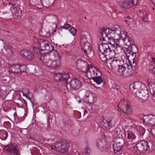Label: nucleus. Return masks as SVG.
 I'll return each instance as SVG.
<instances>
[{
	"mask_svg": "<svg viewBox=\"0 0 155 155\" xmlns=\"http://www.w3.org/2000/svg\"><path fill=\"white\" fill-rule=\"evenodd\" d=\"M147 81L151 94L153 97H155V84L153 82H150L149 80Z\"/></svg>",
	"mask_w": 155,
	"mask_h": 155,
	"instance_id": "obj_28",
	"label": "nucleus"
},
{
	"mask_svg": "<svg viewBox=\"0 0 155 155\" xmlns=\"http://www.w3.org/2000/svg\"><path fill=\"white\" fill-rule=\"evenodd\" d=\"M143 123L150 126H155V116L152 115H145L143 117Z\"/></svg>",
	"mask_w": 155,
	"mask_h": 155,
	"instance_id": "obj_16",
	"label": "nucleus"
},
{
	"mask_svg": "<svg viewBox=\"0 0 155 155\" xmlns=\"http://www.w3.org/2000/svg\"><path fill=\"white\" fill-rule=\"evenodd\" d=\"M15 5L12 4V6L10 8V9L12 14V16L13 18L15 19L18 18L19 17L18 14H19L20 11L19 8L17 6H15Z\"/></svg>",
	"mask_w": 155,
	"mask_h": 155,
	"instance_id": "obj_21",
	"label": "nucleus"
},
{
	"mask_svg": "<svg viewBox=\"0 0 155 155\" xmlns=\"http://www.w3.org/2000/svg\"><path fill=\"white\" fill-rule=\"evenodd\" d=\"M85 110H84V114H85Z\"/></svg>",
	"mask_w": 155,
	"mask_h": 155,
	"instance_id": "obj_61",
	"label": "nucleus"
},
{
	"mask_svg": "<svg viewBox=\"0 0 155 155\" xmlns=\"http://www.w3.org/2000/svg\"><path fill=\"white\" fill-rule=\"evenodd\" d=\"M80 62V63H81V62H84V61H82L81 59H79L76 62V64H77L78 62Z\"/></svg>",
	"mask_w": 155,
	"mask_h": 155,
	"instance_id": "obj_47",
	"label": "nucleus"
},
{
	"mask_svg": "<svg viewBox=\"0 0 155 155\" xmlns=\"http://www.w3.org/2000/svg\"><path fill=\"white\" fill-rule=\"evenodd\" d=\"M102 61L107 63L108 68L113 71H115L117 68L120 66L124 61L120 59V57L118 54L114 52V54L108 55L107 58L105 57L103 54L101 56Z\"/></svg>",
	"mask_w": 155,
	"mask_h": 155,
	"instance_id": "obj_3",
	"label": "nucleus"
},
{
	"mask_svg": "<svg viewBox=\"0 0 155 155\" xmlns=\"http://www.w3.org/2000/svg\"><path fill=\"white\" fill-rule=\"evenodd\" d=\"M119 4L121 8L124 9H129L133 5L130 0H122L119 2Z\"/></svg>",
	"mask_w": 155,
	"mask_h": 155,
	"instance_id": "obj_20",
	"label": "nucleus"
},
{
	"mask_svg": "<svg viewBox=\"0 0 155 155\" xmlns=\"http://www.w3.org/2000/svg\"><path fill=\"white\" fill-rule=\"evenodd\" d=\"M22 94L23 95V96H26V94H24V93H22Z\"/></svg>",
	"mask_w": 155,
	"mask_h": 155,
	"instance_id": "obj_53",
	"label": "nucleus"
},
{
	"mask_svg": "<svg viewBox=\"0 0 155 155\" xmlns=\"http://www.w3.org/2000/svg\"><path fill=\"white\" fill-rule=\"evenodd\" d=\"M4 127L7 129H9L11 127L10 123L9 121H5L3 124Z\"/></svg>",
	"mask_w": 155,
	"mask_h": 155,
	"instance_id": "obj_39",
	"label": "nucleus"
},
{
	"mask_svg": "<svg viewBox=\"0 0 155 155\" xmlns=\"http://www.w3.org/2000/svg\"><path fill=\"white\" fill-rule=\"evenodd\" d=\"M35 120H32V123L31 124H30L29 126H28V128L29 129L33 127L34 124H35Z\"/></svg>",
	"mask_w": 155,
	"mask_h": 155,
	"instance_id": "obj_44",
	"label": "nucleus"
},
{
	"mask_svg": "<svg viewBox=\"0 0 155 155\" xmlns=\"http://www.w3.org/2000/svg\"><path fill=\"white\" fill-rule=\"evenodd\" d=\"M43 63L48 67H51L55 68H58L56 63L52 59H46L43 61Z\"/></svg>",
	"mask_w": 155,
	"mask_h": 155,
	"instance_id": "obj_24",
	"label": "nucleus"
},
{
	"mask_svg": "<svg viewBox=\"0 0 155 155\" xmlns=\"http://www.w3.org/2000/svg\"><path fill=\"white\" fill-rule=\"evenodd\" d=\"M125 21L127 24H128L129 22V21L128 20H126Z\"/></svg>",
	"mask_w": 155,
	"mask_h": 155,
	"instance_id": "obj_52",
	"label": "nucleus"
},
{
	"mask_svg": "<svg viewBox=\"0 0 155 155\" xmlns=\"http://www.w3.org/2000/svg\"><path fill=\"white\" fill-rule=\"evenodd\" d=\"M67 155H73L71 154H67Z\"/></svg>",
	"mask_w": 155,
	"mask_h": 155,
	"instance_id": "obj_58",
	"label": "nucleus"
},
{
	"mask_svg": "<svg viewBox=\"0 0 155 155\" xmlns=\"http://www.w3.org/2000/svg\"><path fill=\"white\" fill-rule=\"evenodd\" d=\"M125 137L126 141L124 142V146L129 148L136 143L137 137L135 133L130 130L127 131Z\"/></svg>",
	"mask_w": 155,
	"mask_h": 155,
	"instance_id": "obj_10",
	"label": "nucleus"
},
{
	"mask_svg": "<svg viewBox=\"0 0 155 155\" xmlns=\"http://www.w3.org/2000/svg\"><path fill=\"white\" fill-rule=\"evenodd\" d=\"M118 25H116L111 28H102L101 29V39L103 41H106L107 39L108 44L110 47L115 48L119 50H121L123 48V45L120 43L119 40H118L119 36L113 35L111 34V30L114 28H116Z\"/></svg>",
	"mask_w": 155,
	"mask_h": 155,
	"instance_id": "obj_1",
	"label": "nucleus"
},
{
	"mask_svg": "<svg viewBox=\"0 0 155 155\" xmlns=\"http://www.w3.org/2000/svg\"><path fill=\"white\" fill-rule=\"evenodd\" d=\"M123 144L120 142L115 143L113 145V148L114 151L118 152L121 149Z\"/></svg>",
	"mask_w": 155,
	"mask_h": 155,
	"instance_id": "obj_33",
	"label": "nucleus"
},
{
	"mask_svg": "<svg viewBox=\"0 0 155 155\" xmlns=\"http://www.w3.org/2000/svg\"><path fill=\"white\" fill-rule=\"evenodd\" d=\"M34 41L35 45L36 44L37 45H39L41 49L45 51V53L48 54L54 50L53 46L50 42L48 40L36 39L34 40Z\"/></svg>",
	"mask_w": 155,
	"mask_h": 155,
	"instance_id": "obj_7",
	"label": "nucleus"
},
{
	"mask_svg": "<svg viewBox=\"0 0 155 155\" xmlns=\"http://www.w3.org/2000/svg\"><path fill=\"white\" fill-rule=\"evenodd\" d=\"M124 130L123 129H120L119 128L117 127L113 131L114 136L117 138H121L123 137V134L124 133Z\"/></svg>",
	"mask_w": 155,
	"mask_h": 155,
	"instance_id": "obj_26",
	"label": "nucleus"
},
{
	"mask_svg": "<svg viewBox=\"0 0 155 155\" xmlns=\"http://www.w3.org/2000/svg\"><path fill=\"white\" fill-rule=\"evenodd\" d=\"M153 100H154V101H155V99H154V98H153Z\"/></svg>",
	"mask_w": 155,
	"mask_h": 155,
	"instance_id": "obj_63",
	"label": "nucleus"
},
{
	"mask_svg": "<svg viewBox=\"0 0 155 155\" xmlns=\"http://www.w3.org/2000/svg\"><path fill=\"white\" fill-rule=\"evenodd\" d=\"M133 67H131L130 64L124 63L123 62L118 67V69L114 72L117 75L124 78H127L131 76L134 74Z\"/></svg>",
	"mask_w": 155,
	"mask_h": 155,
	"instance_id": "obj_5",
	"label": "nucleus"
},
{
	"mask_svg": "<svg viewBox=\"0 0 155 155\" xmlns=\"http://www.w3.org/2000/svg\"><path fill=\"white\" fill-rule=\"evenodd\" d=\"M153 146L151 141L142 140L134 146L133 151L138 153H144L149 150L150 147L153 148Z\"/></svg>",
	"mask_w": 155,
	"mask_h": 155,
	"instance_id": "obj_6",
	"label": "nucleus"
},
{
	"mask_svg": "<svg viewBox=\"0 0 155 155\" xmlns=\"http://www.w3.org/2000/svg\"><path fill=\"white\" fill-rule=\"evenodd\" d=\"M81 100H79V101H78V102L79 103H81Z\"/></svg>",
	"mask_w": 155,
	"mask_h": 155,
	"instance_id": "obj_55",
	"label": "nucleus"
},
{
	"mask_svg": "<svg viewBox=\"0 0 155 155\" xmlns=\"http://www.w3.org/2000/svg\"><path fill=\"white\" fill-rule=\"evenodd\" d=\"M152 1L154 7H155V0H152Z\"/></svg>",
	"mask_w": 155,
	"mask_h": 155,
	"instance_id": "obj_49",
	"label": "nucleus"
},
{
	"mask_svg": "<svg viewBox=\"0 0 155 155\" xmlns=\"http://www.w3.org/2000/svg\"><path fill=\"white\" fill-rule=\"evenodd\" d=\"M151 132L154 137H155V128H152L151 130Z\"/></svg>",
	"mask_w": 155,
	"mask_h": 155,
	"instance_id": "obj_45",
	"label": "nucleus"
},
{
	"mask_svg": "<svg viewBox=\"0 0 155 155\" xmlns=\"http://www.w3.org/2000/svg\"><path fill=\"white\" fill-rule=\"evenodd\" d=\"M70 85L73 89L74 90H78L81 88L82 86V84L80 80L75 79L71 81Z\"/></svg>",
	"mask_w": 155,
	"mask_h": 155,
	"instance_id": "obj_19",
	"label": "nucleus"
},
{
	"mask_svg": "<svg viewBox=\"0 0 155 155\" xmlns=\"http://www.w3.org/2000/svg\"><path fill=\"white\" fill-rule=\"evenodd\" d=\"M4 150L7 153L12 155H16L18 153V150L16 147L14 145H9L4 147Z\"/></svg>",
	"mask_w": 155,
	"mask_h": 155,
	"instance_id": "obj_18",
	"label": "nucleus"
},
{
	"mask_svg": "<svg viewBox=\"0 0 155 155\" xmlns=\"http://www.w3.org/2000/svg\"><path fill=\"white\" fill-rule=\"evenodd\" d=\"M99 50L100 53V57L101 59V56L102 54L104 55L106 58L110 55L112 56L114 54V51H111L109 45L107 43H102L99 45Z\"/></svg>",
	"mask_w": 155,
	"mask_h": 155,
	"instance_id": "obj_13",
	"label": "nucleus"
},
{
	"mask_svg": "<svg viewBox=\"0 0 155 155\" xmlns=\"http://www.w3.org/2000/svg\"><path fill=\"white\" fill-rule=\"evenodd\" d=\"M96 88L97 90L98 89H100V88L98 87H96Z\"/></svg>",
	"mask_w": 155,
	"mask_h": 155,
	"instance_id": "obj_56",
	"label": "nucleus"
},
{
	"mask_svg": "<svg viewBox=\"0 0 155 155\" xmlns=\"http://www.w3.org/2000/svg\"><path fill=\"white\" fill-rule=\"evenodd\" d=\"M26 115H25L24 116H23V117H24V118H25L26 117Z\"/></svg>",
	"mask_w": 155,
	"mask_h": 155,
	"instance_id": "obj_57",
	"label": "nucleus"
},
{
	"mask_svg": "<svg viewBox=\"0 0 155 155\" xmlns=\"http://www.w3.org/2000/svg\"><path fill=\"white\" fill-rule=\"evenodd\" d=\"M81 44L82 48L84 53L87 55L89 54L91 52V45L87 41L86 39L83 37L81 39Z\"/></svg>",
	"mask_w": 155,
	"mask_h": 155,
	"instance_id": "obj_15",
	"label": "nucleus"
},
{
	"mask_svg": "<svg viewBox=\"0 0 155 155\" xmlns=\"http://www.w3.org/2000/svg\"><path fill=\"white\" fill-rule=\"evenodd\" d=\"M101 74H102L101 72L100 74H97V76H95L92 79L94 82L98 85L100 84L101 82L104 84L105 83L103 78L101 77Z\"/></svg>",
	"mask_w": 155,
	"mask_h": 155,
	"instance_id": "obj_30",
	"label": "nucleus"
},
{
	"mask_svg": "<svg viewBox=\"0 0 155 155\" xmlns=\"http://www.w3.org/2000/svg\"><path fill=\"white\" fill-rule=\"evenodd\" d=\"M128 104V101L127 100L125 99H122L119 102L118 104V108H120V107H126L125 106L127 105Z\"/></svg>",
	"mask_w": 155,
	"mask_h": 155,
	"instance_id": "obj_36",
	"label": "nucleus"
},
{
	"mask_svg": "<svg viewBox=\"0 0 155 155\" xmlns=\"http://www.w3.org/2000/svg\"><path fill=\"white\" fill-rule=\"evenodd\" d=\"M8 136L7 132L4 130H0V138L2 140H5Z\"/></svg>",
	"mask_w": 155,
	"mask_h": 155,
	"instance_id": "obj_32",
	"label": "nucleus"
},
{
	"mask_svg": "<svg viewBox=\"0 0 155 155\" xmlns=\"http://www.w3.org/2000/svg\"><path fill=\"white\" fill-rule=\"evenodd\" d=\"M138 52V49L136 46L133 43L129 46L125 51V54L127 56H131L133 57L132 61L128 60V61L131 67H135L136 66V60L135 59L136 54Z\"/></svg>",
	"mask_w": 155,
	"mask_h": 155,
	"instance_id": "obj_9",
	"label": "nucleus"
},
{
	"mask_svg": "<svg viewBox=\"0 0 155 155\" xmlns=\"http://www.w3.org/2000/svg\"><path fill=\"white\" fill-rule=\"evenodd\" d=\"M130 88L131 92L135 97L144 101L147 99L148 92L144 84L136 82L131 84Z\"/></svg>",
	"mask_w": 155,
	"mask_h": 155,
	"instance_id": "obj_2",
	"label": "nucleus"
},
{
	"mask_svg": "<svg viewBox=\"0 0 155 155\" xmlns=\"http://www.w3.org/2000/svg\"><path fill=\"white\" fill-rule=\"evenodd\" d=\"M64 29L68 30L70 31L71 34L73 36L75 35L77 31L76 29H75L74 28L68 24H64V26L61 27V29L62 30Z\"/></svg>",
	"mask_w": 155,
	"mask_h": 155,
	"instance_id": "obj_25",
	"label": "nucleus"
},
{
	"mask_svg": "<svg viewBox=\"0 0 155 155\" xmlns=\"http://www.w3.org/2000/svg\"><path fill=\"white\" fill-rule=\"evenodd\" d=\"M2 41L4 45L3 46L4 49L1 50V51H0L1 52L4 54H8L10 55L12 54L13 53V48L9 45L4 44L3 40H2Z\"/></svg>",
	"mask_w": 155,
	"mask_h": 155,
	"instance_id": "obj_22",
	"label": "nucleus"
},
{
	"mask_svg": "<svg viewBox=\"0 0 155 155\" xmlns=\"http://www.w3.org/2000/svg\"><path fill=\"white\" fill-rule=\"evenodd\" d=\"M116 28H114L111 30V34L113 35L119 36L120 43L123 42L124 45L128 47L133 43L132 39L128 35H127L121 29L120 26H117Z\"/></svg>",
	"mask_w": 155,
	"mask_h": 155,
	"instance_id": "obj_4",
	"label": "nucleus"
},
{
	"mask_svg": "<svg viewBox=\"0 0 155 155\" xmlns=\"http://www.w3.org/2000/svg\"><path fill=\"white\" fill-rule=\"evenodd\" d=\"M28 33H29V35H30V33L31 34V31H30Z\"/></svg>",
	"mask_w": 155,
	"mask_h": 155,
	"instance_id": "obj_54",
	"label": "nucleus"
},
{
	"mask_svg": "<svg viewBox=\"0 0 155 155\" xmlns=\"http://www.w3.org/2000/svg\"><path fill=\"white\" fill-rule=\"evenodd\" d=\"M131 2L133 3V5H136L137 4L139 0H130Z\"/></svg>",
	"mask_w": 155,
	"mask_h": 155,
	"instance_id": "obj_43",
	"label": "nucleus"
},
{
	"mask_svg": "<svg viewBox=\"0 0 155 155\" xmlns=\"http://www.w3.org/2000/svg\"><path fill=\"white\" fill-rule=\"evenodd\" d=\"M149 18L148 16V15H144L142 18V20L143 21L145 22H148L149 21Z\"/></svg>",
	"mask_w": 155,
	"mask_h": 155,
	"instance_id": "obj_41",
	"label": "nucleus"
},
{
	"mask_svg": "<svg viewBox=\"0 0 155 155\" xmlns=\"http://www.w3.org/2000/svg\"><path fill=\"white\" fill-rule=\"evenodd\" d=\"M64 124H66V123H65V122H64Z\"/></svg>",
	"mask_w": 155,
	"mask_h": 155,
	"instance_id": "obj_60",
	"label": "nucleus"
},
{
	"mask_svg": "<svg viewBox=\"0 0 155 155\" xmlns=\"http://www.w3.org/2000/svg\"><path fill=\"white\" fill-rule=\"evenodd\" d=\"M19 67V70L20 71V74L22 73L26 72L27 69V67L25 65H20Z\"/></svg>",
	"mask_w": 155,
	"mask_h": 155,
	"instance_id": "obj_38",
	"label": "nucleus"
},
{
	"mask_svg": "<svg viewBox=\"0 0 155 155\" xmlns=\"http://www.w3.org/2000/svg\"><path fill=\"white\" fill-rule=\"evenodd\" d=\"M20 54L25 60L31 61L33 60L35 58V56L31 51L28 50L21 51Z\"/></svg>",
	"mask_w": 155,
	"mask_h": 155,
	"instance_id": "obj_17",
	"label": "nucleus"
},
{
	"mask_svg": "<svg viewBox=\"0 0 155 155\" xmlns=\"http://www.w3.org/2000/svg\"><path fill=\"white\" fill-rule=\"evenodd\" d=\"M20 66V65L19 64H15L13 65L10 67L9 71H7L5 70L4 68H2L1 70V73L2 74H5L3 75H1V77L5 78L2 80L6 81L7 79H9L8 76L10 72L17 74H20V71L19 70Z\"/></svg>",
	"mask_w": 155,
	"mask_h": 155,
	"instance_id": "obj_8",
	"label": "nucleus"
},
{
	"mask_svg": "<svg viewBox=\"0 0 155 155\" xmlns=\"http://www.w3.org/2000/svg\"><path fill=\"white\" fill-rule=\"evenodd\" d=\"M34 46L33 47V50L35 52H36V54H38V55L41 54V50L40 48H39L38 45H37L36 44H35V41H34Z\"/></svg>",
	"mask_w": 155,
	"mask_h": 155,
	"instance_id": "obj_37",
	"label": "nucleus"
},
{
	"mask_svg": "<svg viewBox=\"0 0 155 155\" xmlns=\"http://www.w3.org/2000/svg\"><path fill=\"white\" fill-rule=\"evenodd\" d=\"M26 91H27V92H29L27 90H26Z\"/></svg>",
	"mask_w": 155,
	"mask_h": 155,
	"instance_id": "obj_59",
	"label": "nucleus"
},
{
	"mask_svg": "<svg viewBox=\"0 0 155 155\" xmlns=\"http://www.w3.org/2000/svg\"><path fill=\"white\" fill-rule=\"evenodd\" d=\"M107 120L110 123V124L113 126L116 124L117 121V117L116 115H114L109 118H107Z\"/></svg>",
	"mask_w": 155,
	"mask_h": 155,
	"instance_id": "obj_34",
	"label": "nucleus"
},
{
	"mask_svg": "<svg viewBox=\"0 0 155 155\" xmlns=\"http://www.w3.org/2000/svg\"><path fill=\"white\" fill-rule=\"evenodd\" d=\"M103 125L107 130H110L113 127V126L107 119H103L102 120Z\"/></svg>",
	"mask_w": 155,
	"mask_h": 155,
	"instance_id": "obj_31",
	"label": "nucleus"
},
{
	"mask_svg": "<svg viewBox=\"0 0 155 155\" xmlns=\"http://www.w3.org/2000/svg\"><path fill=\"white\" fill-rule=\"evenodd\" d=\"M96 146L101 151H104L107 149L106 142L103 140H97L96 143Z\"/></svg>",
	"mask_w": 155,
	"mask_h": 155,
	"instance_id": "obj_23",
	"label": "nucleus"
},
{
	"mask_svg": "<svg viewBox=\"0 0 155 155\" xmlns=\"http://www.w3.org/2000/svg\"><path fill=\"white\" fill-rule=\"evenodd\" d=\"M89 91H87L86 93L84 95V100H87L88 98L89 95Z\"/></svg>",
	"mask_w": 155,
	"mask_h": 155,
	"instance_id": "obj_42",
	"label": "nucleus"
},
{
	"mask_svg": "<svg viewBox=\"0 0 155 155\" xmlns=\"http://www.w3.org/2000/svg\"><path fill=\"white\" fill-rule=\"evenodd\" d=\"M69 147V143L66 140L57 142L54 146L55 150L61 153H64L68 151Z\"/></svg>",
	"mask_w": 155,
	"mask_h": 155,
	"instance_id": "obj_11",
	"label": "nucleus"
},
{
	"mask_svg": "<svg viewBox=\"0 0 155 155\" xmlns=\"http://www.w3.org/2000/svg\"><path fill=\"white\" fill-rule=\"evenodd\" d=\"M61 57L59 54L57 52L55 51L54 54V58L53 59L54 61L56 63L57 66L58 67L61 65Z\"/></svg>",
	"mask_w": 155,
	"mask_h": 155,
	"instance_id": "obj_29",
	"label": "nucleus"
},
{
	"mask_svg": "<svg viewBox=\"0 0 155 155\" xmlns=\"http://www.w3.org/2000/svg\"><path fill=\"white\" fill-rule=\"evenodd\" d=\"M125 18H127L128 20L132 19L131 18L130 16H127V17H125Z\"/></svg>",
	"mask_w": 155,
	"mask_h": 155,
	"instance_id": "obj_48",
	"label": "nucleus"
},
{
	"mask_svg": "<svg viewBox=\"0 0 155 155\" xmlns=\"http://www.w3.org/2000/svg\"><path fill=\"white\" fill-rule=\"evenodd\" d=\"M78 155H81L80 154H79Z\"/></svg>",
	"mask_w": 155,
	"mask_h": 155,
	"instance_id": "obj_64",
	"label": "nucleus"
},
{
	"mask_svg": "<svg viewBox=\"0 0 155 155\" xmlns=\"http://www.w3.org/2000/svg\"><path fill=\"white\" fill-rule=\"evenodd\" d=\"M31 102L32 103V104L33 105V106H34V105L35 104V101H32L31 100Z\"/></svg>",
	"mask_w": 155,
	"mask_h": 155,
	"instance_id": "obj_50",
	"label": "nucleus"
},
{
	"mask_svg": "<svg viewBox=\"0 0 155 155\" xmlns=\"http://www.w3.org/2000/svg\"><path fill=\"white\" fill-rule=\"evenodd\" d=\"M136 128L137 132L140 136H143L145 133V129L141 126H137Z\"/></svg>",
	"mask_w": 155,
	"mask_h": 155,
	"instance_id": "obj_35",
	"label": "nucleus"
},
{
	"mask_svg": "<svg viewBox=\"0 0 155 155\" xmlns=\"http://www.w3.org/2000/svg\"><path fill=\"white\" fill-rule=\"evenodd\" d=\"M53 2H54V1H53L52 3H50V4L48 5V7H50V6H51L53 5Z\"/></svg>",
	"mask_w": 155,
	"mask_h": 155,
	"instance_id": "obj_51",
	"label": "nucleus"
},
{
	"mask_svg": "<svg viewBox=\"0 0 155 155\" xmlns=\"http://www.w3.org/2000/svg\"><path fill=\"white\" fill-rule=\"evenodd\" d=\"M126 107H120V110L121 111L122 113L125 114L126 115L130 114L132 113L131 109L130 108L129 105L125 106ZM119 110V109H118Z\"/></svg>",
	"mask_w": 155,
	"mask_h": 155,
	"instance_id": "obj_27",
	"label": "nucleus"
},
{
	"mask_svg": "<svg viewBox=\"0 0 155 155\" xmlns=\"http://www.w3.org/2000/svg\"><path fill=\"white\" fill-rule=\"evenodd\" d=\"M54 78L57 81L62 82L64 87L67 85V80L70 77L69 74L64 73L63 74H55L54 75Z\"/></svg>",
	"mask_w": 155,
	"mask_h": 155,
	"instance_id": "obj_14",
	"label": "nucleus"
},
{
	"mask_svg": "<svg viewBox=\"0 0 155 155\" xmlns=\"http://www.w3.org/2000/svg\"><path fill=\"white\" fill-rule=\"evenodd\" d=\"M38 155H41V154H39Z\"/></svg>",
	"mask_w": 155,
	"mask_h": 155,
	"instance_id": "obj_62",
	"label": "nucleus"
},
{
	"mask_svg": "<svg viewBox=\"0 0 155 155\" xmlns=\"http://www.w3.org/2000/svg\"><path fill=\"white\" fill-rule=\"evenodd\" d=\"M82 72L85 73V76L88 78L92 79L97 74H100L101 72L91 65H88L86 69H83Z\"/></svg>",
	"mask_w": 155,
	"mask_h": 155,
	"instance_id": "obj_12",
	"label": "nucleus"
},
{
	"mask_svg": "<svg viewBox=\"0 0 155 155\" xmlns=\"http://www.w3.org/2000/svg\"><path fill=\"white\" fill-rule=\"evenodd\" d=\"M152 63L153 64H155V58H152Z\"/></svg>",
	"mask_w": 155,
	"mask_h": 155,
	"instance_id": "obj_46",
	"label": "nucleus"
},
{
	"mask_svg": "<svg viewBox=\"0 0 155 155\" xmlns=\"http://www.w3.org/2000/svg\"><path fill=\"white\" fill-rule=\"evenodd\" d=\"M149 72L150 73L155 75V68L153 66L152 64H151Z\"/></svg>",
	"mask_w": 155,
	"mask_h": 155,
	"instance_id": "obj_40",
	"label": "nucleus"
}]
</instances>
